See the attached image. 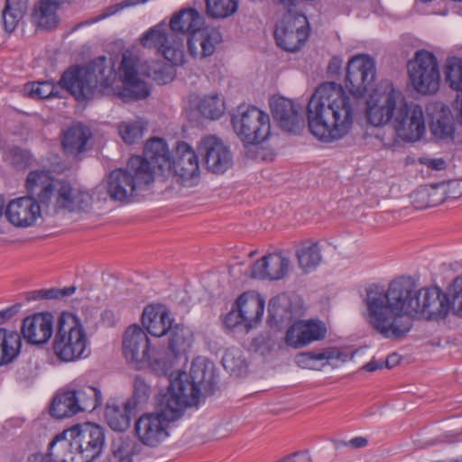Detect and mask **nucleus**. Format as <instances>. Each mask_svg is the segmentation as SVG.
Masks as SVG:
<instances>
[{"label": "nucleus", "instance_id": "nucleus-64", "mask_svg": "<svg viewBox=\"0 0 462 462\" xmlns=\"http://www.w3.org/2000/svg\"><path fill=\"white\" fill-rule=\"evenodd\" d=\"M147 0H124L123 2L119 3L120 6H122V10L125 7H130L136 5L138 4H143Z\"/></svg>", "mask_w": 462, "mask_h": 462}, {"label": "nucleus", "instance_id": "nucleus-40", "mask_svg": "<svg viewBox=\"0 0 462 462\" xmlns=\"http://www.w3.org/2000/svg\"><path fill=\"white\" fill-rule=\"evenodd\" d=\"M296 256L299 262V265L305 272H309L311 269L318 266L321 260V251L318 243H304L296 251Z\"/></svg>", "mask_w": 462, "mask_h": 462}, {"label": "nucleus", "instance_id": "nucleus-57", "mask_svg": "<svg viewBox=\"0 0 462 462\" xmlns=\"http://www.w3.org/2000/svg\"><path fill=\"white\" fill-rule=\"evenodd\" d=\"M271 3L282 10L285 13L294 12L293 9L297 5L298 0H270Z\"/></svg>", "mask_w": 462, "mask_h": 462}, {"label": "nucleus", "instance_id": "nucleus-25", "mask_svg": "<svg viewBox=\"0 0 462 462\" xmlns=\"http://www.w3.org/2000/svg\"><path fill=\"white\" fill-rule=\"evenodd\" d=\"M290 258L282 253L269 254L254 262L251 267V277L261 280H280L288 273Z\"/></svg>", "mask_w": 462, "mask_h": 462}, {"label": "nucleus", "instance_id": "nucleus-31", "mask_svg": "<svg viewBox=\"0 0 462 462\" xmlns=\"http://www.w3.org/2000/svg\"><path fill=\"white\" fill-rule=\"evenodd\" d=\"M134 404L131 400L118 402L109 400L105 410V418L109 427L116 431H125L130 426Z\"/></svg>", "mask_w": 462, "mask_h": 462}, {"label": "nucleus", "instance_id": "nucleus-50", "mask_svg": "<svg viewBox=\"0 0 462 462\" xmlns=\"http://www.w3.org/2000/svg\"><path fill=\"white\" fill-rule=\"evenodd\" d=\"M245 360L238 348H228L223 357L222 365L230 373L239 371L244 366Z\"/></svg>", "mask_w": 462, "mask_h": 462}, {"label": "nucleus", "instance_id": "nucleus-1", "mask_svg": "<svg viewBox=\"0 0 462 462\" xmlns=\"http://www.w3.org/2000/svg\"><path fill=\"white\" fill-rule=\"evenodd\" d=\"M368 325L388 339H401L412 328L413 319H444L450 310V299L439 288L418 289L408 277L393 280L387 289L372 284L364 299Z\"/></svg>", "mask_w": 462, "mask_h": 462}, {"label": "nucleus", "instance_id": "nucleus-59", "mask_svg": "<svg viewBox=\"0 0 462 462\" xmlns=\"http://www.w3.org/2000/svg\"><path fill=\"white\" fill-rule=\"evenodd\" d=\"M368 440L365 437H356L351 439L349 441L345 442V446H349L353 448H362L366 447Z\"/></svg>", "mask_w": 462, "mask_h": 462}, {"label": "nucleus", "instance_id": "nucleus-4", "mask_svg": "<svg viewBox=\"0 0 462 462\" xmlns=\"http://www.w3.org/2000/svg\"><path fill=\"white\" fill-rule=\"evenodd\" d=\"M115 79L116 71L111 59L99 56L88 66L71 67L65 70L59 85L77 100H84L102 94Z\"/></svg>", "mask_w": 462, "mask_h": 462}, {"label": "nucleus", "instance_id": "nucleus-23", "mask_svg": "<svg viewBox=\"0 0 462 462\" xmlns=\"http://www.w3.org/2000/svg\"><path fill=\"white\" fill-rule=\"evenodd\" d=\"M270 106L273 118L282 130L296 133L303 126L304 121L300 114V107L295 106L292 100L273 97L270 99Z\"/></svg>", "mask_w": 462, "mask_h": 462}, {"label": "nucleus", "instance_id": "nucleus-33", "mask_svg": "<svg viewBox=\"0 0 462 462\" xmlns=\"http://www.w3.org/2000/svg\"><path fill=\"white\" fill-rule=\"evenodd\" d=\"M173 321L167 310H160L153 306L146 307L142 315V324L146 331L157 337L166 336Z\"/></svg>", "mask_w": 462, "mask_h": 462}, {"label": "nucleus", "instance_id": "nucleus-36", "mask_svg": "<svg viewBox=\"0 0 462 462\" xmlns=\"http://www.w3.org/2000/svg\"><path fill=\"white\" fill-rule=\"evenodd\" d=\"M90 137V132L82 125H75L64 132L62 147L69 155H77L86 150V145Z\"/></svg>", "mask_w": 462, "mask_h": 462}, {"label": "nucleus", "instance_id": "nucleus-11", "mask_svg": "<svg viewBox=\"0 0 462 462\" xmlns=\"http://www.w3.org/2000/svg\"><path fill=\"white\" fill-rule=\"evenodd\" d=\"M140 42L145 48H154L172 65L184 62L183 38L158 24L144 32Z\"/></svg>", "mask_w": 462, "mask_h": 462}, {"label": "nucleus", "instance_id": "nucleus-5", "mask_svg": "<svg viewBox=\"0 0 462 462\" xmlns=\"http://www.w3.org/2000/svg\"><path fill=\"white\" fill-rule=\"evenodd\" d=\"M152 185V175L143 162L138 158H130L125 169L111 171L96 189L98 193L106 189L112 200L127 203Z\"/></svg>", "mask_w": 462, "mask_h": 462}, {"label": "nucleus", "instance_id": "nucleus-21", "mask_svg": "<svg viewBox=\"0 0 462 462\" xmlns=\"http://www.w3.org/2000/svg\"><path fill=\"white\" fill-rule=\"evenodd\" d=\"M53 316L49 312H40L23 319L21 334L31 345H43L53 334Z\"/></svg>", "mask_w": 462, "mask_h": 462}, {"label": "nucleus", "instance_id": "nucleus-24", "mask_svg": "<svg viewBox=\"0 0 462 462\" xmlns=\"http://www.w3.org/2000/svg\"><path fill=\"white\" fill-rule=\"evenodd\" d=\"M326 328L321 322L295 321L287 330L285 342L288 346L300 348L326 336Z\"/></svg>", "mask_w": 462, "mask_h": 462}, {"label": "nucleus", "instance_id": "nucleus-51", "mask_svg": "<svg viewBox=\"0 0 462 462\" xmlns=\"http://www.w3.org/2000/svg\"><path fill=\"white\" fill-rule=\"evenodd\" d=\"M151 394V387L148 385L144 378L140 375L135 376L134 383V394L131 400L134 408L141 403L148 401Z\"/></svg>", "mask_w": 462, "mask_h": 462}, {"label": "nucleus", "instance_id": "nucleus-29", "mask_svg": "<svg viewBox=\"0 0 462 462\" xmlns=\"http://www.w3.org/2000/svg\"><path fill=\"white\" fill-rule=\"evenodd\" d=\"M60 6L55 0H36L30 14L32 23L39 30H54L60 23Z\"/></svg>", "mask_w": 462, "mask_h": 462}, {"label": "nucleus", "instance_id": "nucleus-10", "mask_svg": "<svg viewBox=\"0 0 462 462\" xmlns=\"http://www.w3.org/2000/svg\"><path fill=\"white\" fill-rule=\"evenodd\" d=\"M310 34L307 17L298 12L285 13L275 26L274 38L279 47L286 51H298Z\"/></svg>", "mask_w": 462, "mask_h": 462}, {"label": "nucleus", "instance_id": "nucleus-55", "mask_svg": "<svg viewBox=\"0 0 462 462\" xmlns=\"http://www.w3.org/2000/svg\"><path fill=\"white\" fill-rule=\"evenodd\" d=\"M225 324L228 328L236 327L239 324H244V320H242V317L240 316L238 310H231L225 319Z\"/></svg>", "mask_w": 462, "mask_h": 462}, {"label": "nucleus", "instance_id": "nucleus-41", "mask_svg": "<svg viewBox=\"0 0 462 462\" xmlns=\"http://www.w3.org/2000/svg\"><path fill=\"white\" fill-rule=\"evenodd\" d=\"M430 131L434 136L439 139H453L455 133L453 117L449 111L441 109V111L432 117L430 123Z\"/></svg>", "mask_w": 462, "mask_h": 462}, {"label": "nucleus", "instance_id": "nucleus-2", "mask_svg": "<svg viewBox=\"0 0 462 462\" xmlns=\"http://www.w3.org/2000/svg\"><path fill=\"white\" fill-rule=\"evenodd\" d=\"M375 78V61L366 54L349 60L346 88L335 82L320 84L307 106L308 125L319 140L330 143L347 135L361 105V97Z\"/></svg>", "mask_w": 462, "mask_h": 462}, {"label": "nucleus", "instance_id": "nucleus-49", "mask_svg": "<svg viewBox=\"0 0 462 462\" xmlns=\"http://www.w3.org/2000/svg\"><path fill=\"white\" fill-rule=\"evenodd\" d=\"M6 161L17 170H25L31 165L32 154L17 146L10 148Z\"/></svg>", "mask_w": 462, "mask_h": 462}, {"label": "nucleus", "instance_id": "nucleus-32", "mask_svg": "<svg viewBox=\"0 0 462 462\" xmlns=\"http://www.w3.org/2000/svg\"><path fill=\"white\" fill-rule=\"evenodd\" d=\"M204 24L203 16L194 8L181 9L174 14L170 21V30L179 35L189 34V37L199 30Z\"/></svg>", "mask_w": 462, "mask_h": 462}, {"label": "nucleus", "instance_id": "nucleus-35", "mask_svg": "<svg viewBox=\"0 0 462 462\" xmlns=\"http://www.w3.org/2000/svg\"><path fill=\"white\" fill-rule=\"evenodd\" d=\"M21 335L15 330L0 328V366L13 363L20 355Z\"/></svg>", "mask_w": 462, "mask_h": 462}, {"label": "nucleus", "instance_id": "nucleus-7", "mask_svg": "<svg viewBox=\"0 0 462 462\" xmlns=\"http://www.w3.org/2000/svg\"><path fill=\"white\" fill-rule=\"evenodd\" d=\"M233 128L245 144H258L271 134L270 116L256 106L239 107L232 116Z\"/></svg>", "mask_w": 462, "mask_h": 462}, {"label": "nucleus", "instance_id": "nucleus-54", "mask_svg": "<svg viewBox=\"0 0 462 462\" xmlns=\"http://www.w3.org/2000/svg\"><path fill=\"white\" fill-rule=\"evenodd\" d=\"M420 162L431 170L441 171L446 168V162L442 158H424Z\"/></svg>", "mask_w": 462, "mask_h": 462}, {"label": "nucleus", "instance_id": "nucleus-45", "mask_svg": "<svg viewBox=\"0 0 462 462\" xmlns=\"http://www.w3.org/2000/svg\"><path fill=\"white\" fill-rule=\"evenodd\" d=\"M198 108L204 117L212 120L219 118L225 111L224 102L217 94L204 97Z\"/></svg>", "mask_w": 462, "mask_h": 462}, {"label": "nucleus", "instance_id": "nucleus-28", "mask_svg": "<svg viewBox=\"0 0 462 462\" xmlns=\"http://www.w3.org/2000/svg\"><path fill=\"white\" fill-rule=\"evenodd\" d=\"M183 181L197 178L199 173V160L194 150L185 142L176 146V159L172 160L171 172Z\"/></svg>", "mask_w": 462, "mask_h": 462}, {"label": "nucleus", "instance_id": "nucleus-13", "mask_svg": "<svg viewBox=\"0 0 462 462\" xmlns=\"http://www.w3.org/2000/svg\"><path fill=\"white\" fill-rule=\"evenodd\" d=\"M402 106L395 112L393 126L397 135L405 141L415 142L420 139L425 132V120L420 106L408 104L405 97H402Z\"/></svg>", "mask_w": 462, "mask_h": 462}, {"label": "nucleus", "instance_id": "nucleus-61", "mask_svg": "<svg viewBox=\"0 0 462 462\" xmlns=\"http://www.w3.org/2000/svg\"><path fill=\"white\" fill-rule=\"evenodd\" d=\"M383 366V363L372 359L370 362L365 364L362 368L366 372H374L377 369H381Z\"/></svg>", "mask_w": 462, "mask_h": 462}, {"label": "nucleus", "instance_id": "nucleus-39", "mask_svg": "<svg viewBox=\"0 0 462 462\" xmlns=\"http://www.w3.org/2000/svg\"><path fill=\"white\" fill-rule=\"evenodd\" d=\"M71 392L74 393L75 403L79 406L78 412H91L102 403V393L96 387L86 385Z\"/></svg>", "mask_w": 462, "mask_h": 462}, {"label": "nucleus", "instance_id": "nucleus-58", "mask_svg": "<svg viewBox=\"0 0 462 462\" xmlns=\"http://www.w3.org/2000/svg\"><path fill=\"white\" fill-rule=\"evenodd\" d=\"M19 310V306L14 305L0 311V325L13 318Z\"/></svg>", "mask_w": 462, "mask_h": 462}, {"label": "nucleus", "instance_id": "nucleus-22", "mask_svg": "<svg viewBox=\"0 0 462 462\" xmlns=\"http://www.w3.org/2000/svg\"><path fill=\"white\" fill-rule=\"evenodd\" d=\"M53 198L55 200H51V208H47L53 212L60 209L81 210L88 208L91 203V198L88 192L75 189L65 181H57Z\"/></svg>", "mask_w": 462, "mask_h": 462}, {"label": "nucleus", "instance_id": "nucleus-46", "mask_svg": "<svg viewBox=\"0 0 462 462\" xmlns=\"http://www.w3.org/2000/svg\"><path fill=\"white\" fill-rule=\"evenodd\" d=\"M445 79L452 89L462 91V59L457 57L448 59Z\"/></svg>", "mask_w": 462, "mask_h": 462}, {"label": "nucleus", "instance_id": "nucleus-34", "mask_svg": "<svg viewBox=\"0 0 462 462\" xmlns=\"http://www.w3.org/2000/svg\"><path fill=\"white\" fill-rule=\"evenodd\" d=\"M444 184H432L419 187L411 194V203L417 209H424L441 204L446 199Z\"/></svg>", "mask_w": 462, "mask_h": 462}, {"label": "nucleus", "instance_id": "nucleus-27", "mask_svg": "<svg viewBox=\"0 0 462 462\" xmlns=\"http://www.w3.org/2000/svg\"><path fill=\"white\" fill-rule=\"evenodd\" d=\"M222 42V34L215 27H201L188 38V50L194 58L211 56L217 45Z\"/></svg>", "mask_w": 462, "mask_h": 462}, {"label": "nucleus", "instance_id": "nucleus-20", "mask_svg": "<svg viewBox=\"0 0 462 462\" xmlns=\"http://www.w3.org/2000/svg\"><path fill=\"white\" fill-rule=\"evenodd\" d=\"M56 183L50 171H32L25 180L26 196L38 201L43 208H50Z\"/></svg>", "mask_w": 462, "mask_h": 462}, {"label": "nucleus", "instance_id": "nucleus-9", "mask_svg": "<svg viewBox=\"0 0 462 462\" xmlns=\"http://www.w3.org/2000/svg\"><path fill=\"white\" fill-rule=\"evenodd\" d=\"M402 93L391 83L376 88L366 101V116L370 124L375 126L393 124L395 112L402 105Z\"/></svg>", "mask_w": 462, "mask_h": 462}, {"label": "nucleus", "instance_id": "nucleus-18", "mask_svg": "<svg viewBox=\"0 0 462 462\" xmlns=\"http://www.w3.org/2000/svg\"><path fill=\"white\" fill-rule=\"evenodd\" d=\"M41 207L42 206L32 198L23 196L7 204L5 216L16 227H31L42 217Z\"/></svg>", "mask_w": 462, "mask_h": 462}, {"label": "nucleus", "instance_id": "nucleus-60", "mask_svg": "<svg viewBox=\"0 0 462 462\" xmlns=\"http://www.w3.org/2000/svg\"><path fill=\"white\" fill-rule=\"evenodd\" d=\"M76 286L72 285L62 289L56 288L58 299L66 298L71 296L76 291Z\"/></svg>", "mask_w": 462, "mask_h": 462}, {"label": "nucleus", "instance_id": "nucleus-38", "mask_svg": "<svg viewBox=\"0 0 462 462\" xmlns=\"http://www.w3.org/2000/svg\"><path fill=\"white\" fill-rule=\"evenodd\" d=\"M79 406L75 403L71 390L59 392L52 400L50 412L52 417L63 419L78 413Z\"/></svg>", "mask_w": 462, "mask_h": 462}, {"label": "nucleus", "instance_id": "nucleus-43", "mask_svg": "<svg viewBox=\"0 0 462 462\" xmlns=\"http://www.w3.org/2000/svg\"><path fill=\"white\" fill-rule=\"evenodd\" d=\"M145 126L146 123L137 118L134 121L121 122L118 125V132L125 143L132 144L142 139Z\"/></svg>", "mask_w": 462, "mask_h": 462}, {"label": "nucleus", "instance_id": "nucleus-26", "mask_svg": "<svg viewBox=\"0 0 462 462\" xmlns=\"http://www.w3.org/2000/svg\"><path fill=\"white\" fill-rule=\"evenodd\" d=\"M269 322L271 324L290 323L303 314L301 301L299 299L291 300L282 294L273 298L268 305Z\"/></svg>", "mask_w": 462, "mask_h": 462}, {"label": "nucleus", "instance_id": "nucleus-17", "mask_svg": "<svg viewBox=\"0 0 462 462\" xmlns=\"http://www.w3.org/2000/svg\"><path fill=\"white\" fill-rule=\"evenodd\" d=\"M166 336H168L166 356L154 357V362L163 371L171 369L175 360L186 354L193 341L192 331L183 324H172Z\"/></svg>", "mask_w": 462, "mask_h": 462}, {"label": "nucleus", "instance_id": "nucleus-56", "mask_svg": "<svg viewBox=\"0 0 462 462\" xmlns=\"http://www.w3.org/2000/svg\"><path fill=\"white\" fill-rule=\"evenodd\" d=\"M342 68V60L338 57H333L328 65V73L330 77H336L340 73Z\"/></svg>", "mask_w": 462, "mask_h": 462}, {"label": "nucleus", "instance_id": "nucleus-62", "mask_svg": "<svg viewBox=\"0 0 462 462\" xmlns=\"http://www.w3.org/2000/svg\"><path fill=\"white\" fill-rule=\"evenodd\" d=\"M400 360H401V356L396 353H393L387 356V358L385 360V366L388 368H392V367L395 366L396 365H398Z\"/></svg>", "mask_w": 462, "mask_h": 462}, {"label": "nucleus", "instance_id": "nucleus-47", "mask_svg": "<svg viewBox=\"0 0 462 462\" xmlns=\"http://www.w3.org/2000/svg\"><path fill=\"white\" fill-rule=\"evenodd\" d=\"M23 93L32 98H50L58 96L57 87L50 81L28 82Z\"/></svg>", "mask_w": 462, "mask_h": 462}, {"label": "nucleus", "instance_id": "nucleus-37", "mask_svg": "<svg viewBox=\"0 0 462 462\" xmlns=\"http://www.w3.org/2000/svg\"><path fill=\"white\" fill-rule=\"evenodd\" d=\"M28 3L29 0H5L2 21L6 32H13L23 21L28 10Z\"/></svg>", "mask_w": 462, "mask_h": 462}, {"label": "nucleus", "instance_id": "nucleus-48", "mask_svg": "<svg viewBox=\"0 0 462 462\" xmlns=\"http://www.w3.org/2000/svg\"><path fill=\"white\" fill-rule=\"evenodd\" d=\"M133 448L128 440H118L114 442L112 452L105 462H133Z\"/></svg>", "mask_w": 462, "mask_h": 462}, {"label": "nucleus", "instance_id": "nucleus-3", "mask_svg": "<svg viewBox=\"0 0 462 462\" xmlns=\"http://www.w3.org/2000/svg\"><path fill=\"white\" fill-rule=\"evenodd\" d=\"M216 384L212 366L205 359H195L189 373H179L168 391L157 399V413H145L135 422L138 439L145 446L157 447L169 436L171 420L180 417L184 409L197 405L201 396L210 395Z\"/></svg>", "mask_w": 462, "mask_h": 462}, {"label": "nucleus", "instance_id": "nucleus-19", "mask_svg": "<svg viewBox=\"0 0 462 462\" xmlns=\"http://www.w3.org/2000/svg\"><path fill=\"white\" fill-rule=\"evenodd\" d=\"M131 158H138L143 162L145 168L152 175V182L156 170L162 174L171 172L172 158L168 145L162 138H151L145 144L143 157L132 156Z\"/></svg>", "mask_w": 462, "mask_h": 462}, {"label": "nucleus", "instance_id": "nucleus-52", "mask_svg": "<svg viewBox=\"0 0 462 462\" xmlns=\"http://www.w3.org/2000/svg\"><path fill=\"white\" fill-rule=\"evenodd\" d=\"M451 306L455 314L462 317V277L457 278L454 282Z\"/></svg>", "mask_w": 462, "mask_h": 462}, {"label": "nucleus", "instance_id": "nucleus-44", "mask_svg": "<svg viewBox=\"0 0 462 462\" xmlns=\"http://www.w3.org/2000/svg\"><path fill=\"white\" fill-rule=\"evenodd\" d=\"M239 0H206V11L213 18H226L235 14Z\"/></svg>", "mask_w": 462, "mask_h": 462}, {"label": "nucleus", "instance_id": "nucleus-53", "mask_svg": "<svg viewBox=\"0 0 462 462\" xmlns=\"http://www.w3.org/2000/svg\"><path fill=\"white\" fill-rule=\"evenodd\" d=\"M282 462H311V457L307 451H300L283 457Z\"/></svg>", "mask_w": 462, "mask_h": 462}, {"label": "nucleus", "instance_id": "nucleus-63", "mask_svg": "<svg viewBox=\"0 0 462 462\" xmlns=\"http://www.w3.org/2000/svg\"><path fill=\"white\" fill-rule=\"evenodd\" d=\"M121 10H122V6H120L119 3L116 4L114 5L108 6L106 9L105 14H104L103 16L104 17H107V16L113 15V14H116L117 12H119Z\"/></svg>", "mask_w": 462, "mask_h": 462}, {"label": "nucleus", "instance_id": "nucleus-8", "mask_svg": "<svg viewBox=\"0 0 462 462\" xmlns=\"http://www.w3.org/2000/svg\"><path fill=\"white\" fill-rule=\"evenodd\" d=\"M409 79L413 88L423 95L435 93L439 87L440 74L435 55L426 50L415 52L407 65Z\"/></svg>", "mask_w": 462, "mask_h": 462}, {"label": "nucleus", "instance_id": "nucleus-12", "mask_svg": "<svg viewBox=\"0 0 462 462\" xmlns=\"http://www.w3.org/2000/svg\"><path fill=\"white\" fill-rule=\"evenodd\" d=\"M73 437L78 462H91L102 452L105 446V430L94 423L76 425L69 430Z\"/></svg>", "mask_w": 462, "mask_h": 462}, {"label": "nucleus", "instance_id": "nucleus-16", "mask_svg": "<svg viewBox=\"0 0 462 462\" xmlns=\"http://www.w3.org/2000/svg\"><path fill=\"white\" fill-rule=\"evenodd\" d=\"M198 150L203 156L207 169L214 173H223L232 166L233 158L229 148L216 136L202 138Z\"/></svg>", "mask_w": 462, "mask_h": 462}, {"label": "nucleus", "instance_id": "nucleus-6", "mask_svg": "<svg viewBox=\"0 0 462 462\" xmlns=\"http://www.w3.org/2000/svg\"><path fill=\"white\" fill-rule=\"evenodd\" d=\"M88 337L80 319L72 313L62 312L56 323L52 347L57 357L70 362L87 356Z\"/></svg>", "mask_w": 462, "mask_h": 462}, {"label": "nucleus", "instance_id": "nucleus-42", "mask_svg": "<svg viewBox=\"0 0 462 462\" xmlns=\"http://www.w3.org/2000/svg\"><path fill=\"white\" fill-rule=\"evenodd\" d=\"M341 353L336 349H326L320 352L309 351L298 354L296 363L302 368L315 369L316 362L330 359H339Z\"/></svg>", "mask_w": 462, "mask_h": 462}, {"label": "nucleus", "instance_id": "nucleus-30", "mask_svg": "<svg viewBox=\"0 0 462 462\" xmlns=\"http://www.w3.org/2000/svg\"><path fill=\"white\" fill-rule=\"evenodd\" d=\"M264 305V299L256 293L247 292L238 297L236 300L237 310L246 329L252 328L261 320Z\"/></svg>", "mask_w": 462, "mask_h": 462}, {"label": "nucleus", "instance_id": "nucleus-14", "mask_svg": "<svg viewBox=\"0 0 462 462\" xmlns=\"http://www.w3.org/2000/svg\"><path fill=\"white\" fill-rule=\"evenodd\" d=\"M138 63L137 57L131 51L124 52L118 73L123 82V90L119 96L125 102L145 98L150 93L146 82L137 70Z\"/></svg>", "mask_w": 462, "mask_h": 462}, {"label": "nucleus", "instance_id": "nucleus-15", "mask_svg": "<svg viewBox=\"0 0 462 462\" xmlns=\"http://www.w3.org/2000/svg\"><path fill=\"white\" fill-rule=\"evenodd\" d=\"M123 353L136 369L156 364L150 354V340L143 329L136 325L127 328L124 334Z\"/></svg>", "mask_w": 462, "mask_h": 462}]
</instances>
